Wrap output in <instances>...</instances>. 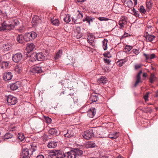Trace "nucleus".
<instances>
[{"label": "nucleus", "instance_id": "obj_61", "mask_svg": "<svg viewBox=\"0 0 158 158\" xmlns=\"http://www.w3.org/2000/svg\"><path fill=\"white\" fill-rule=\"evenodd\" d=\"M135 69H137L140 68L141 66L139 64H137L135 65Z\"/></svg>", "mask_w": 158, "mask_h": 158}, {"label": "nucleus", "instance_id": "obj_5", "mask_svg": "<svg viewBox=\"0 0 158 158\" xmlns=\"http://www.w3.org/2000/svg\"><path fill=\"white\" fill-rule=\"evenodd\" d=\"M94 135L92 130L89 129L84 131L82 134L83 137L86 139H89L93 136Z\"/></svg>", "mask_w": 158, "mask_h": 158}, {"label": "nucleus", "instance_id": "obj_40", "mask_svg": "<svg viewBox=\"0 0 158 158\" xmlns=\"http://www.w3.org/2000/svg\"><path fill=\"white\" fill-rule=\"evenodd\" d=\"M142 111L145 113H151L152 112L153 110L150 107L145 108H143L142 110Z\"/></svg>", "mask_w": 158, "mask_h": 158}, {"label": "nucleus", "instance_id": "obj_63", "mask_svg": "<svg viewBox=\"0 0 158 158\" xmlns=\"http://www.w3.org/2000/svg\"><path fill=\"white\" fill-rule=\"evenodd\" d=\"M36 158H44V156L42 155H40L38 156Z\"/></svg>", "mask_w": 158, "mask_h": 158}, {"label": "nucleus", "instance_id": "obj_1", "mask_svg": "<svg viewBox=\"0 0 158 158\" xmlns=\"http://www.w3.org/2000/svg\"><path fill=\"white\" fill-rule=\"evenodd\" d=\"M15 26L10 23L8 21H4L0 27V31H10L13 29Z\"/></svg>", "mask_w": 158, "mask_h": 158}, {"label": "nucleus", "instance_id": "obj_8", "mask_svg": "<svg viewBox=\"0 0 158 158\" xmlns=\"http://www.w3.org/2000/svg\"><path fill=\"white\" fill-rule=\"evenodd\" d=\"M31 71V72L34 73H40L43 72L41 67L39 65L33 67Z\"/></svg>", "mask_w": 158, "mask_h": 158}, {"label": "nucleus", "instance_id": "obj_31", "mask_svg": "<svg viewBox=\"0 0 158 158\" xmlns=\"http://www.w3.org/2000/svg\"><path fill=\"white\" fill-rule=\"evenodd\" d=\"M108 40L107 39H104L102 41V47L104 50L106 51L107 49V44Z\"/></svg>", "mask_w": 158, "mask_h": 158}, {"label": "nucleus", "instance_id": "obj_3", "mask_svg": "<svg viewBox=\"0 0 158 158\" xmlns=\"http://www.w3.org/2000/svg\"><path fill=\"white\" fill-rule=\"evenodd\" d=\"M45 56L42 52H38L35 55H32L31 56L30 60L32 62L36 61V60L42 61L44 59Z\"/></svg>", "mask_w": 158, "mask_h": 158}, {"label": "nucleus", "instance_id": "obj_36", "mask_svg": "<svg viewBox=\"0 0 158 158\" xmlns=\"http://www.w3.org/2000/svg\"><path fill=\"white\" fill-rule=\"evenodd\" d=\"M18 136L20 141H23L25 138L24 135L22 133H19L18 135Z\"/></svg>", "mask_w": 158, "mask_h": 158}, {"label": "nucleus", "instance_id": "obj_17", "mask_svg": "<svg viewBox=\"0 0 158 158\" xmlns=\"http://www.w3.org/2000/svg\"><path fill=\"white\" fill-rule=\"evenodd\" d=\"M119 132H114L112 133L111 132L108 135V137L112 139H115L119 136Z\"/></svg>", "mask_w": 158, "mask_h": 158}, {"label": "nucleus", "instance_id": "obj_37", "mask_svg": "<svg viewBox=\"0 0 158 158\" xmlns=\"http://www.w3.org/2000/svg\"><path fill=\"white\" fill-rule=\"evenodd\" d=\"M64 21L67 23L70 22L71 20V18L69 15L68 14L64 19Z\"/></svg>", "mask_w": 158, "mask_h": 158}, {"label": "nucleus", "instance_id": "obj_39", "mask_svg": "<svg viewBox=\"0 0 158 158\" xmlns=\"http://www.w3.org/2000/svg\"><path fill=\"white\" fill-rule=\"evenodd\" d=\"M77 12L78 13L77 16V19H82L83 17L84 13L81 11H80L79 10H77Z\"/></svg>", "mask_w": 158, "mask_h": 158}, {"label": "nucleus", "instance_id": "obj_23", "mask_svg": "<svg viewBox=\"0 0 158 158\" xmlns=\"http://www.w3.org/2000/svg\"><path fill=\"white\" fill-rule=\"evenodd\" d=\"M49 133L51 135L56 136L57 134V128H52L50 129L48 131Z\"/></svg>", "mask_w": 158, "mask_h": 158}, {"label": "nucleus", "instance_id": "obj_18", "mask_svg": "<svg viewBox=\"0 0 158 158\" xmlns=\"http://www.w3.org/2000/svg\"><path fill=\"white\" fill-rule=\"evenodd\" d=\"M40 20L39 18L37 17H33L31 22L33 27H35L37 26Z\"/></svg>", "mask_w": 158, "mask_h": 158}, {"label": "nucleus", "instance_id": "obj_27", "mask_svg": "<svg viewBox=\"0 0 158 158\" xmlns=\"http://www.w3.org/2000/svg\"><path fill=\"white\" fill-rule=\"evenodd\" d=\"M19 84L18 83L16 82L12 83L10 85V88L12 90H15L17 89L19 87Z\"/></svg>", "mask_w": 158, "mask_h": 158}, {"label": "nucleus", "instance_id": "obj_28", "mask_svg": "<svg viewBox=\"0 0 158 158\" xmlns=\"http://www.w3.org/2000/svg\"><path fill=\"white\" fill-rule=\"evenodd\" d=\"M153 28L152 26L151 25H149V23H147V27L146 28L145 33H152V29Z\"/></svg>", "mask_w": 158, "mask_h": 158}, {"label": "nucleus", "instance_id": "obj_10", "mask_svg": "<svg viewBox=\"0 0 158 158\" xmlns=\"http://www.w3.org/2000/svg\"><path fill=\"white\" fill-rule=\"evenodd\" d=\"M102 98L100 95H92L89 98V100L91 101L92 103L97 102V103L100 102L99 98Z\"/></svg>", "mask_w": 158, "mask_h": 158}, {"label": "nucleus", "instance_id": "obj_45", "mask_svg": "<svg viewBox=\"0 0 158 158\" xmlns=\"http://www.w3.org/2000/svg\"><path fill=\"white\" fill-rule=\"evenodd\" d=\"M2 65L1 66V68H7L9 66V63L7 61H3L2 63Z\"/></svg>", "mask_w": 158, "mask_h": 158}, {"label": "nucleus", "instance_id": "obj_32", "mask_svg": "<svg viewBox=\"0 0 158 158\" xmlns=\"http://www.w3.org/2000/svg\"><path fill=\"white\" fill-rule=\"evenodd\" d=\"M153 1V0H150L149 1H147L146 4L147 9L150 10L151 9L152 6Z\"/></svg>", "mask_w": 158, "mask_h": 158}, {"label": "nucleus", "instance_id": "obj_26", "mask_svg": "<svg viewBox=\"0 0 158 158\" xmlns=\"http://www.w3.org/2000/svg\"><path fill=\"white\" fill-rule=\"evenodd\" d=\"M16 40L20 44H22L25 40L24 36H23L22 35H19L16 38Z\"/></svg>", "mask_w": 158, "mask_h": 158}, {"label": "nucleus", "instance_id": "obj_50", "mask_svg": "<svg viewBox=\"0 0 158 158\" xmlns=\"http://www.w3.org/2000/svg\"><path fill=\"white\" fill-rule=\"evenodd\" d=\"M44 119L45 121L48 123H49L51 122L52 121L51 119L48 117L44 116Z\"/></svg>", "mask_w": 158, "mask_h": 158}, {"label": "nucleus", "instance_id": "obj_54", "mask_svg": "<svg viewBox=\"0 0 158 158\" xmlns=\"http://www.w3.org/2000/svg\"><path fill=\"white\" fill-rule=\"evenodd\" d=\"M148 94L149 93L147 92L144 96V98L145 102L147 101H148Z\"/></svg>", "mask_w": 158, "mask_h": 158}, {"label": "nucleus", "instance_id": "obj_21", "mask_svg": "<svg viewBox=\"0 0 158 158\" xmlns=\"http://www.w3.org/2000/svg\"><path fill=\"white\" fill-rule=\"evenodd\" d=\"M57 144V142L50 141L47 145L48 147L49 148H54L56 147Z\"/></svg>", "mask_w": 158, "mask_h": 158}, {"label": "nucleus", "instance_id": "obj_53", "mask_svg": "<svg viewBox=\"0 0 158 158\" xmlns=\"http://www.w3.org/2000/svg\"><path fill=\"white\" fill-rule=\"evenodd\" d=\"M105 63H106L107 64L109 65L110 62H111V60L109 59H103Z\"/></svg>", "mask_w": 158, "mask_h": 158}, {"label": "nucleus", "instance_id": "obj_2", "mask_svg": "<svg viewBox=\"0 0 158 158\" xmlns=\"http://www.w3.org/2000/svg\"><path fill=\"white\" fill-rule=\"evenodd\" d=\"M49 156L51 158H65L66 155L62 151L56 150L53 151Z\"/></svg>", "mask_w": 158, "mask_h": 158}, {"label": "nucleus", "instance_id": "obj_38", "mask_svg": "<svg viewBox=\"0 0 158 158\" xmlns=\"http://www.w3.org/2000/svg\"><path fill=\"white\" fill-rule=\"evenodd\" d=\"M15 70L17 73H19L22 72V68L19 65H18L15 66Z\"/></svg>", "mask_w": 158, "mask_h": 158}, {"label": "nucleus", "instance_id": "obj_14", "mask_svg": "<svg viewBox=\"0 0 158 158\" xmlns=\"http://www.w3.org/2000/svg\"><path fill=\"white\" fill-rule=\"evenodd\" d=\"M35 48V45L33 43H29L27 44L26 49L27 52L29 53L33 51Z\"/></svg>", "mask_w": 158, "mask_h": 158}, {"label": "nucleus", "instance_id": "obj_51", "mask_svg": "<svg viewBox=\"0 0 158 158\" xmlns=\"http://www.w3.org/2000/svg\"><path fill=\"white\" fill-rule=\"evenodd\" d=\"M98 19L100 21H108L109 19L107 18L104 17H99Z\"/></svg>", "mask_w": 158, "mask_h": 158}, {"label": "nucleus", "instance_id": "obj_20", "mask_svg": "<svg viewBox=\"0 0 158 158\" xmlns=\"http://www.w3.org/2000/svg\"><path fill=\"white\" fill-rule=\"evenodd\" d=\"M11 48V46L9 44H5L3 45L2 49L4 52H7Z\"/></svg>", "mask_w": 158, "mask_h": 158}, {"label": "nucleus", "instance_id": "obj_7", "mask_svg": "<svg viewBox=\"0 0 158 158\" xmlns=\"http://www.w3.org/2000/svg\"><path fill=\"white\" fill-rule=\"evenodd\" d=\"M7 100L9 105H14L17 102L16 98L11 95H9L7 98Z\"/></svg>", "mask_w": 158, "mask_h": 158}, {"label": "nucleus", "instance_id": "obj_47", "mask_svg": "<svg viewBox=\"0 0 158 158\" xmlns=\"http://www.w3.org/2000/svg\"><path fill=\"white\" fill-rule=\"evenodd\" d=\"M103 56L105 57H107L108 58H110L112 57L110 52L109 51H106L104 53Z\"/></svg>", "mask_w": 158, "mask_h": 158}, {"label": "nucleus", "instance_id": "obj_16", "mask_svg": "<svg viewBox=\"0 0 158 158\" xmlns=\"http://www.w3.org/2000/svg\"><path fill=\"white\" fill-rule=\"evenodd\" d=\"M144 37L145 38L147 41L149 42H152V41L155 38V36L149 34V33H145Z\"/></svg>", "mask_w": 158, "mask_h": 158}, {"label": "nucleus", "instance_id": "obj_22", "mask_svg": "<svg viewBox=\"0 0 158 158\" xmlns=\"http://www.w3.org/2000/svg\"><path fill=\"white\" fill-rule=\"evenodd\" d=\"M50 20L51 23L52 24V25L56 26H59L60 22L59 20L58 19L54 18H51Z\"/></svg>", "mask_w": 158, "mask_h": 158}, {"label": "nucleus", "instance_id": "obj_34", "mask_svg": "<svg viewBox=\"0 0 158 158\" xmlns=\"http://www.w3.org/2000/svg\"><path fill=\"white\" fill-rule=\"evenodd\" d=\"M74 96V94H69L68 95L66 98V100L68 101H72L73 100H74V98L73 96Z\"/></svg>", "mask_w": 158, "mask_h": 158}, {"label": "nucleus", "instance_id": "obj_64", "mask_svg": "<svg viewBox=\"0 0 158 158\" xmlns=\"http://www.w3.org/2000/svg\"><path fill=\"white\" fill-rule=\"evenodd\" d=\"M137 0H133L134 5L135 6L137 4Z\"/></svg>", "mask_w": 158, "mask_h": 158}, {"label": "nucleus", "instance_id": "obj_57", "mask_svg": "<svg viewBox=\"0 0 158 158\" xmlns=\"http://www.w3.org/2000/svg\"><path fill=\"white\" fill-rule=\"evenodd\" d=\"M132 51L136 55H138L139 53V50H138L134 49Z\"/></svg>", "mask_w": 158, "mask_h": 158}, {"label": "nucleus", "instance_id": "obj_48", "mask_svg": "<svg viewBox=\"0 0 158 158\" xmlns=\"http://www.w3.org/2000/svg\"><path fill=\"white\" fill-rule=\"evenodd\" d=\"M139 11L141 13L144 14L146 13V11L144 7L143 6H141L139 9Z\"/></svg>", "mask_w": 158, "mask_h": 158}, {"label": "nucleus", "instance_id": "obj_60", "mask_svg": "<svg viewBox=\"0 0 158 158\" xmlns=\"http://www.w3.org/2000/svg\"><path fill=\"white\" fill-rule=\"evenodd\" d=\"M134 15L136 16V17H139V12L138 11H136L135 12H134Z\"/></svg>", "mask_w": 158, "mask_h": 158}, {"label": "nucleus", "instance_id": "obj_6", "mask_svg": "<svg viewBox=\"0 0 158 158\" xmlns=\"http://www.w3.org/2000/svg\"><path fill=\"white\" fill-rule=\"evenodd\" d=\"M12 58L13 61L17 63L20 61L23 58V55L20 52H18L13 55Z\"/></svg>", "mask_w": 158, "mask_h": 158}, {"label": "nucleus", "instance_id": "obj_44", "mask_svg": "<svg viewBox=\"0 0 158 158\" xmlns=\"http://www.w3.org/2000/svg\"><path fill=\"white\" fill-rule=\"evenodd\" d=\"M133 47L132 46L128 45H126L125 47V52L127 53L129 52L132 49Z\"/></svg>", "mask_w": 158, "mask_h": 158}, {"label": "nucleus", "instance_id": "obj_29", "mask_svg": "<svg viewBox=\"0 0 158 158\" xmlns=\"http://www.w3.org/2000/svg\"><path fill=\"white\" fill-rule=\"evenodd\" d=\"M95 147L96 144L94 142H89L86 144V147L87 148H93Z\"/></svg>", "mask_w": 158, "mask_h": 158}, {"label": "nucleus", "instance_id": "obj_19", "mask_svg": "<svg viewBox=\"0 0 158 158\" xmlns=\"http://www.w3.org/2000/svg\"><path fill=\"white\" fill-rule=\"evenodd\" d=\"M95 19L94 18H92L91 16H87L82 20L83 22L86 21L89 24V25H90V23L92 22L93 20Z\"/></svg>", "mask_w": 158, "mask_h": 158}, {"label": "nucleus", "instance_id": "obj_25", "mask_svg": "<svg viewBox=\"0 0 158 158\" xmlns=\"http://www.w3.org/2000/svg\"><path fill=\"white\" fill-rule=\"evenodd\" d=\"M97 81L99 83L105 84L107 83V79L106 77L102 76L98 79Z\"/></svg>", "mask_w": 158, "mask_h": 158}, {"label": "nucleus", "instance_id": "obj_46", "mask_svg": "<svg viewBox=\"0 0 158 158\" xmlns=\"http://www.w3.org/2000/svg\"><path fill=\"white\" fill-rule=\"evenodd\" d=\"M13 135L10 132H7L4 135V138L5 139H9L13 137Z\"/></svg>", "mask_w": 158, "mask_h": 158}, {"label": "nucleus", "instance_id": "obj_52", "mask_svg": "<svg viewBox=\"0 0 158 158\" xmlns=\"http://www.w3.org/2000/svg\"><path fill=\"white\" fill-rule=\"evenodd\" d=\"M64 136L66 137L71 138V137H72L73 135L69 133V131H67V133L64 134Z\"/></svg>", "mask_w": 158, "mask_h": 158}, {"label": "nucleus", "instance_id": "obj_11", "mask_svg": "<svg viewBox=\"0 0 158 158\" xmlns=\"http://www.w3.org/2000/svg\"><path fill=\"white\" fill-rule=\"evenodd\" d=\"M66 156L65 158H76V153L74 149L72 150L70 152H66Z\"/></svg>", "mask_w": 158, "mask_h": 158}, {"label": "nucleus", "instance_id": "obj_59", "mask_svg": "<svg viewBox=\"0 0 158 158\" xmlns=\"http://www.w3.org/2000/svg\"><path fill=\"white\" fill-rule=\"evenodd\" d=\"M155 57H156L155 54H152L150 55L149 59H152Z\"/></svg>", "mask_w": 158, "mask_h": 158}, {"label": "nucleus", "instance_id": "obj_30", "mask_svg": "<svg viewBox=\"0 0 158 158\" xmlns=\"http://www.w3.org/2000/svg\"><path fill=\"white\" fill-rule=\"evenodd\" d=\"M157 78L155 76L153 73H151L149 78V82L151 84H152L153 82L156 81Z\"/></svg>", "mask_w": 158, "mask_h": 158}, {"label": "nucleus", "instance_id": "obj_58", "mask_svg": "<svg viewBox=\"0 0 158 158\" xmlns=\"http://www.w3.org/2000/svg\"><path fill=\"white\" fill-rule=\"evenodd\" d=\"M71 19H72L73 22L75 24L78 23L77 22V20H78L77 18L76 19H75L73 17H72Z\"/></svg>", "mask_w": 158, "mask_h": 158}, {"label": "nucleus", "instance_id": "obj_56", "mask_svg": "<svg viewBox=\"0 0 158 158\" xmlns=\"http://www.w3.org/2000/svg\"><path fill=\"white\" fill-rule=\"evenodd\" d=\"M131 36V35H130L128 33L125 32L124 33V35L122 36V38H124L127 37L128 36Z\"/></svg>", "mask_w": 158, "mask_h": 158}, {"label": "nucleus", "instance_id": "obj_35", "mask_svg": "<svg viewBox=\"0 0 158 158\" xmlns=\"http://www.w3.org/2000/svg\"><path fill=\"white\" fill-rule=\"evenodd\" d=\"M142 82L141 80L140 75L138 74L136 77V80L134 85V86L136 87L137 85L139 82Z\"/></svg>", "mask_w": 158, "mask_h": 158}, {"label": "nucleus", "instance_id": "obj_24", "mask_svg": "<svg viewBox=\"0 0 158 158\" xmlns=\"http://www.w3.org/2000/svg\"><path fill=\"white\" fill-rule=\"evenodd\" d=\"M127 22L125 18H124L120 20L118 24L120 26V28H122L124 27L123 25H126L127 24Z\"/></svg>", "mask_w": 158, "mask_h": 158}, {"label": "nucleus", "instance_id": "obj_55", "mask_svg": "<svg viewBox=\"0 0 158 158\" xmlns=\"http://www.w3.org/2000/svg\"><path fill=\"white\" fill-rule=\"evenodd\" d=\"M143 55L145 57L146 60H148L149 59L150 55L148 54H147L144 53L143 54Z\"/></svg>", "mask_w": 158, "mask_h": 158}, {"label": "nucleus", "instance_id": "obj_33", "mask_svg": "<svg viewBox=\"0 0 158 158\" xmlns=\"http://www.w3.org/2000/svg\"><path fill=\"white\" fill-rule=\"evenodd\" d=\"M62 54V50L60 49L58 51V52L56 53L55 56L54 57L55 60H56L59 58L61 55Z\"/></svg>", "mask_w": 158, "mask_h": 158}, {"label": "nucleus", "instance_id": "obj_12", "mask_svg": "<svg viewBox=\"0 0 158 158\" xmlns=\"http://www.w3.org/2000/svg\"><path fill=\"white\" fill-rule=\"evenodd\" d=\"M87 41L89 44L92 47L95 46V44L94 43V41L95 38L92 35L89 34L87 36Z\"/></svg>", "mask_w": 158, "mask_h": 158}, {"label": "nucleus", "instance_id": "obj_43", "mask_svg": "<svg viewBox=\"0 0 158 158\" xmlns=\"http://www.w3.org/2000/svg\"><path fill=\"white\" fill-rule=\"evenodd\" d=\"M30 146L31 147V149H30V151H31V152L35 151L36 150V143H32L31 144H30Z\"/></svg>", "mask_w": 158, "mask_h": 158}, {"label": "nucleus", "instance_id": "obj_41", "mask_svg": "<svg viewBox=\"0 0 158 158\" xmlns=\"http://www.w3.org/2000/svg\"><path fill=\"white\" fill-rule=\"evenodd\" d=\"M126 61L124 60V59L119 60L117 62V64L119 67L122 66L126 62Z\"/></svg>", "mask_w": 158, "mask_h": 158}, {"label": "nucleus", "instance_id": "obj_49", "mask_svg": "<svg viewBox=\"0 0 158 158\" xmlns=\"http://www.w3.org/2000/svg\"><path fill=\"white\" fill-rule=\"evenodd\" d=\"M18 31L21 33H23L25 31V28L23 26L20 27L17 30Z\"/></svg>", "mask_w": 158, "mask_h": 158}, {"label": "nucleus", "instance_id": "obj_9", "mask_svg": "<svg viewBox=\"0 0 158 158\" xmlns=\"http://www.w3.org/2000/svg\"><path fill=\"white\" fill-rule=\"evenodd\" d=\"M31 154L29 153L28 149L24 148L23 149L22 152L21 153L22 158H30Z\"/></svg>", "mask_w": 158, "mask_h": 158}, {"label": "nucleus", "instance_id": "obj_42", "mask_svg": "<svg viewBox=\"0 0 158 158\" xmlns=\"http://www.w3.org/2000/svg\"><path fill=\"white\" fill-rule=\"evenodd\" d=\"M75 151L76 153V156H81L82 155L83 153V152L81 150H80L78 148H74Z\"/></svg>", "mask_w": 158, "mask_h": 158}, {"label": "nucleus", "instance_id": "obj_4", "mask_svg": "<svg viewBox=\"0 0 158 158\" xmlns=\"http://www.w3.org/2000/svg\"><path fill=\"white\" fill-rule=\"evenodd\" d=\"M37 34L34 31L26 33L24 34L25 40L26 41H32L37 36Z\"/></svg>", "mask_w": 158, "mask_h": 158}, {"label": "nucleus", "instance_id": "obj_62", "mask_svg": "<svg viewBox=\"0 0 158 158\" xmlns=\"http://www.w3.org/2000/svg\"><path fill=\"white\" fill-rule=\"evenodd\" d=\"M14 26H17L19 24V22H18V21L16 20H14Z\"/></svg>", "mask_w": 158, "mask_h": 158}, {"label": "nucleus", "instance_id": "obj_13", "mask_svg": "<svg viewBox=\"0 0 158 158\" xmlns=\"http://www.w3.org/2000/svg\"><path fill=\"white\" fill-rule=\"evenodd\" d=\"M13 77V75L10 72L5 73L4 74L3 78L6 81L10 80Z\"/></svg>", "mask_w": 158, "mask_h": 158}, {"label": "nucleus", "instance_id": "obj_15", "mask_svg": "<svg viewBox=\"0 0 158 158\" xmlns=\"http://www.w3.org/2000/svg\"><path fill=\"white\" fill-rule=\"evenodd\" d=\"M96 112L95 108H91L87 112L88 116L90 118H93Z\"/></svg>", "mask_w": 158, "mask_h": 158}]
</instances>
